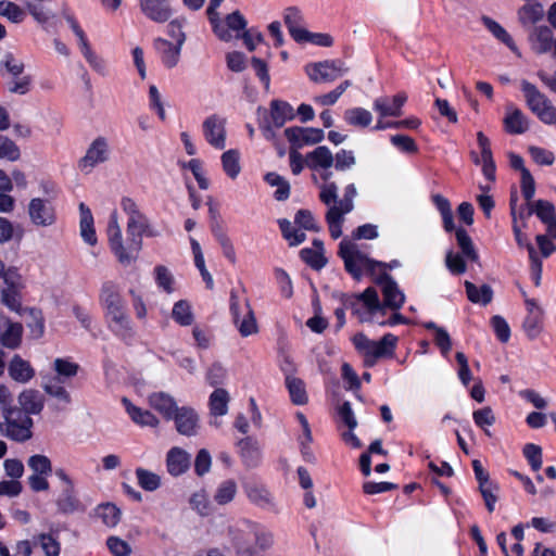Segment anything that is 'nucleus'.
<instances>
[{
	"label": "nucleus",
	"instance_id": "obj_48",
	"mask_svg": "<svg viewBox=\"0 0 556 556\" xmlns=\"http://www.w3.org/2000/svg\"><path fill=\"white\" fill-rule=\"evenodd\" d=\"M283 21L292 37L303 26V15L301 11L294 7L287 8L283 13Z\"/></svg>",
	"mask_w": 556,
	"mask_h": 556
},
{
	"label": "nucleus",
	"instance_id": "obj_1",
	"mask_svg": "<svg viewBox=\"0 0 556 556\" xmlns=\"http://www.w3.org/2000/svg\"><path fill=\"white\" fill-rule=\"evenodd\" d=\"M121 206L127 215L126 237L123 236L117 211L110 214L108 223V241L117 261L129 266L135 263L142 248V236L152 235L148 217L141 213L138 204L130 198H123Z\"/></svg>",
	"mask_w": 556,
	"mask_h": 556
},
{
	"label": "nucleus",
	"instance_id": "obj_58",
	"mask_svg": "<svg viewBox=\"0 0 556 556\" xmlns=\"http://www.w3.org/2000/svg\"><path fill=\"white\" fill-rule=\"evenodd\" d=\"M155 280L159 287L163 288L167 293H172L174 288V278L170 271L163 265H159L154 269Z\"/></svg>",
	"mask_w": 556,
	"mask_h": 556
},
{
	"label": "nucleus",
	"instance_id": "obj_3",
	"mask_svg": "<svg viewBox=\"0 0 556 556\" xmlns=\"http://www.w3.org/2000/svg\"><path fill=\"white\" fill-rule=\"evenodd\" d=\"M100 303L104 308L109 328L123 339L131 337L132 321L127 312L126 303L114 283L105 282L102 285Z\"/></svg>",
	"mask_w": 556,
	"mask_h": 556
},
{
	"label": "nucleus",
	"instance_id": "obj_55",
	"mask_svg": "<svg viewBox=\"0 0 556 556\" xmlns=\"http://www.w3.org/2000/svg\"><path fill=\"white\" fill-rule=\"evenodd\" d=\"M526 228L527 227H522L519 224L517 218L513 219V232L518 247L526 248L529 253V257H532V255L535 254V249L529 240L528 236L522 231Z\"/></svg>",
	"mask_w": 556,
	"mask_h": 556
},
{
	"label": "nucleus",
	"instance_id": "obj_5",
	"mask_svg": "<svg viewBox=\"0 0 556 556\" xmlns=\"http://www.w3.org/2000/svg\"><path fill=\"white\" fill-rule=\"evenodd\" d=\"M339 254L344 261L345 269L357 280L361 279L363 270L375 273L377 269H386L387 265L369 258L355 243L342 240L339 245Z\"/></svg>",
	"mask_w": 556,
	"mask_h": 556
},
{
	"label": "nucleus",
	"instance_id": "obj_46",
	"mask_svg": "<svg viewBox=\"0 0 556 556\" xmlns=\"http://www.w3.org/2000/svg\"><path fill=\"white\" fill-rule=\"evenodd\" d=\"M21 157L17 144L7 136L0 134V160L15 162Z\"/></svg>",
	"mask_w": 556,
	"mask_h": 556
},
{
	"label": "nucleus",
	"instance_id": "obj_37",
	"mask_svg": "<svg viewBox=\"0 0 556 556\" xmlns=\"http://www.w3.org/2000/svg\"><path fill=\"white\" fill-rule=\"evenodd\" d=\"M238 492L237 482L232 479L223 481L214 493V502L220 506L231 503Z\"/></svg>",
	"mask_w": 556,
	"mask_h": 556
},
{
	"label": "nucleus",
	"instance_id": "obj_43",
	"mask_svg": "<svg viewBox=\"0 0 556 556\" xmlns=\"http://www.w3.org/2000/svg\"><path fill=\"white\" fill-rule=\"evenodd\" d=\"M286 384L294 404L303 405L307 403L305 384L301 379L295 377H287Z\"/></svg>",
	"mask_w": 556,
	"mask_h": 556
},
{
	"label": "nucleus",
	"instance_id": "obj_30",
	"mask_svg": "<svg viewBox=\"0 0 556 556\" xmlns=\"http://www.w3.org/2000/svg\"><path fill=\"white\" fill-rule=\"evenodd\" d=\"M244 492L248 498L258 507L266 508L274 504L271 494L263 485L256 483H248L244 485Z\"/></svg>",
	"mask_w": 556,
	"mask_h": 556
},
{
	"label": "nucleus",
	"instance_id": "obj_35",
	"mask_svg": "<svg viewBox=\"0 0 556 556\" xmlns=\"http://www.w3.org/2000/svg\"><path fill=\"white\" fill-rule=\"evenodd\" d=\"M230 396L227 390L216 389L210 395V410L214 417L225 416L228 413Z\"/></svg>",
	"mask_w": 556,
	"mask_h": 556
},
{
	"label": "nucleus",
	"instance_id": "obj_60",
	"mask_svg": "<svg viewBox=\"0 0 556 556\" xmlns=\"http://www.w3.org/2000/svg\"><path fill=\"white\" fill-rule=\"evenodd\" d=\"M227 67L235 73H241L247 68V58L242 52L231 51L226 54Z\"/></svg>",
	"mask_w": 556,
	"mask_h": 556
},
{
	"label": "nucleus",
	"instance_id": "obj_57",
	"mask_svg": "<svg viewBox=\"0 0 556 556\" xmlns=\"http://www.w3.org/2000/svg\"><path fill=\"white\" fill-rule=\"evenodd\" d=\"M38 543L40 544L42 551L45 552L46 556H59L61 546L59 541L52 536L51 534H39Z\"/></svg>",
	"mask_w": 556,
	"mask_h": 556
},
{
	"label": "nucleus",
	"instance_id": "obj_50",
	"mask_svg": "<svg viewBox=\"0 0 556 556\" xmlns=\"http://www.w3.org/2000/svg\"><path fill=\"white\" fill-rule=\"evenodd\" d=\"M490 324L496 339L501 343H507L510 339L511 330L506 319L500 315H494L492 316Z\"/></svg>",
	"mask_w": 556,
	"mask_h": 556
},
{
	"label": "nucleus",
	"instance_id": "obj_18",
	"mask_svg": "<svg viewBox=\"0 0 556 556\" xmlns=\"http://www.w3.org/2000/svg\"><path fill=\"white\" fill-rule=\"evenodd\" d=\"M173 419L175 420L176 430L180 434L192 437L198 433L200 419L193 408L187 406L179 407Z\"/></svg>",
	"mask_w": 556,
	"mask_h": 556
},
{
	"label": "nucleus",
	"instance_id": "obj_19",
	"mask_svg": "<svg viewBox=\"0 0 556 556\" xmlns=\"http://www.w3.org/2000/svg\"><path fill=\"white\" fill-rule=\"evenodd\" d=\"M285 135L296 149L305 144L319 143L325 136L323 129L301 127L287 128Z\"/></svg>",
	"mask_w": 556,
	"mask_h": 556
},
{
	"label": "nucleus",
	"instance_id": "obj_27",
	"mask_svg": "<svg viewBox=\"0 0 556 556\" xmlns=\"http://www.w3.org/2000/svg\"><path fill=\"white\" fill-rule=\"evenodd\" d=\"M530 41L536 53H546L552 49L554 43L553 30L547 26L536 27L530 35Z\"/></svg>",
	"mask_w": 556,
	"mask_h": 556
},
{
	"label": "nucleus",
	"instance_id": "obj_28",
	"mask_svg": "<svg viewBox=\"0 0 556 556\" xmlns=\"http://www.w3.org/2000/svg\"><path fill=\"white\" fill-rule=\"evenodd\" d=\"M79 213H80V236L83 240L89 245H94L97 243V236L93 227V216L91 211L85 203L79 204Z\"/></svg>",
	"mask_w": 556,
	"mask_h": 556
},
{
	"label": "nucleus",
	"instance_id": "obj_49",
	"mask_svg": "<svg viewBox=\"0 0 556 556\" xmlns=\"http://www.w3.org/2000/svg\"><path fill=\"white\" fill-rule=\"evenodd\" d=\"M522 455L527 459L533 471H538L542 467V448L534 443H527L522 448Z\"/></svg>",
	"mask_w": 556,
	"mask_h": 556
},
{
	"label": "nucleus",
	"instance_id": "obj_51",
	"mask_svg": "<svg viewBox=\"0 0 556 556\" xmlns=\"http://www.w3.org/2000/svg\"><path fill=\"white\" fill-rule=\"evenodd\" d=\"M356 300L363 302L370 314L383 309L382 304L379 301L378 293L374 288H367L364 292L357 294Z\"/></svg>",
	"mask_w": 556,
	"mask_h": 556
},
{
	"label": "nucleus",
	"instance_id": "obj_23",
	"mask_svg": "<svg viewBox=\"0 0 556 556\" xmlns=\"http://www.w3.org/2000/svg\"><path fill=\"white\" fill-rule=\"evenodd\" d=\"M149 405L159 412L165 419H173L179 408L173 396L165 392H154L148 397Z\"/></svg>",
	"mask_w": 556,
	"mask_h": 556
},
{
	"label": "nucleus",
	"instance_id": "obj_41",
	"mask_svg": "<svg viewBox=\"0 0 556 556\" xmlns=\"http://www.w3.org/2000/svg\"><path fill=\"white\" fill-rule=\"evenodd\" d=\"M135 475L138 484L146 491L153 492L161 486V477L153 471L139 467Z\"/></svg>",
	"mask_w": 556,
	"mask_h": 556
},
{
	"label": "nucleus",
	"instance_id": "obj_17",
	"mask_svg": "<svg viewBox=\"0 0 556 556\" xmlns=\"http://www.w3.org/2000/svg\"><path fill=\"white\" fill-rule=\"evenodd\" d=\"M23 326L7 317H0V344L9 350H16L22 344Z\"/></svg>",
	"mask_w": 556,
	"mask_h": 556
},
{
	"label": "nucleus",
	"instance_id": "obj_38",
	"mask_svg": "<svg viewBox=\"0 0 556 556\" xmlns=\"http://www.w3.org/2000/svg\"><path fill=\"white\" fill-rule=\"evenodd\" d=\"M220 159H222L223 169L226 173V175L230 179H236L241 172L239 151L236 149H230L228 151H225L222 154Z\"/></svg>",
	"mask_w": 556,
	"mask_h": 556
},
{
	"label": "nucleus",
	"instance_id": "obj_12",
	"mask_svg": "<svg viewBox=\"0 0 556 556\" xmlns=\"http://www.w3.org/2000/svg\"><path fill=\"white\" fill-rule=\"evenodd\" d=\"M349 68L341 61H324L306 65L305 72L315 83H330L348 73Z\"/></svg>",
	"mask_w": 556,
	"mask_h": 556
},
{
	"label": "nucleus",
	"instance_id": "obj_64",
	"mask_svg": "<svg viewBox=\"0 0 556 556\" xmlns=\"http://www.w3.org/2000/svg\"><path fill=\"white\" fill-rule=\"evenodd\" d=\"M106 544L111 553L115 556H129L131 553L129 544L117 536H110Z\"/></svg>",
	"mask_w": 556,
	"mask_h": 556
},
{
	"label": "nucleus",
	"instance_id": "obj_44",
	"mask_svg": "<svg viewBox=\"0 0 556 556\" xmlns=\"http://www.w3.org/2000/svg\"><path fill=\"white\" fill-rule=\"evenodd\" d=\"M97 516L106 527L113 528L119 522L121 511L115 505L108 503L98 507Z\"/></svg>",
	"mask_w": 556,
	"mask_h": 556
},
{
	"label": "nucleus",
	"instance_id": "obj_34",
	"mask_svg": "<svg viewBox=\"0 0 556 556\" xmlns=\"http://www.w3.org/2000/svg\"><path fill=\"white\" fill-rule=\"evenodd\" d=\"M543 327V312L542 309L529 308V313L527 314L522 328L526 332L527 337L530 339H535L542 331Z\"/></svg>",
	"mask_w": 556,
	"mask_h": 556
},
{
	"label": "nucleus",
	"instance_id": "obj_26",
	"mask_svg": "<svg viewBox=\"0 0 556 556\" xmlns=\"http://www.w3.org/2000/svg\"><path fill=\"white\" fill-rule=\"evenodd\" d=\"M396 342L397 338L391 333L383 336L380 341H374L367 366H372L380 357L393 355Z\"/></svg>",
	"mask_w": 556,
	"mask_h": 556
},
{
	"label": "nucleus",
	"instance_id": "obj_54",
	"mask_svg": "<svg viewBox=\"0 0 556 556\" xmlns=\"http://www.w3.org/2000/svg\"><path fill=\"white\" fill-rule=\"evenodd\" d=\"M0 15L7 17L13 23H21L24 18V11L14 2L0 1Z\"/></svg>",
	"mask_w": 556,
	"mask_h": 556
},
{
	"label": "nucleus",
	"instance_id": "obj_31",
	"mask_svg": "<svg viewBox=\"0 0 556 556\" xmlns=\"http://www.w3.org/2000/svg\"><path fill=\"white\" fill-rule=\"evenodd\" d=\"M306 160L312 169H329L334 162V156L327 147L320 146L309 152Z\"/></svg>",
	"mask_w": 556,
	"mask_h": 556
},
{
	"label": "nucleus",
	"instance_id": "obj_32",
	"mask_svg": "<svg viewBox=\"0 0 556 556\" xmlns=\"http://www.w3.org/2000/svg\"><path fill=\"white\" fill-rule=\"evenodd\" d=\"M544 16L543 5L539 2L527 3L518 10V20L523 27H531Z\"/></svg>",
	"mask_w": 556,
	"mask_h": 556
},
{
	"label": "nucleus",
	"instance_id": "obj_6",
	"mask_svg": "<svg viewBox=\"0 0 556 556\" xmlns=\"http://www.w3.org/2000/svg\"><path fill=\"white\" fill-rule=\"evenodd\" d=\"M521 91L527 106L543 124H556V106L535 85L528 80H522Z\"/></svg>",
	"mask_w": 556,
	"mask_h": 556
},
{
	"label": "nucleus",
	"instance_id": "obj_61",
	"mask_svg": "<svg viewBox=\"0 0 556 556\" xmlns=\"http://www.w3.org/2000/svg\"><path fill=\"white\" fill-rule=\"evenodd\" d=\"M456 239L459 248L462 249L463 253L469 258V260H476L477 254L475 252L471 239L469 238L468 233L465 229L458 228L456 229Z\"/></svg>",
	"mask_w": 556,
	"mask_h": 556
},
{
	"label": "nucleus",
	"instance_id": "obj_7",
	"mask_svg": "<svg viewBox=\"0 0 556 556\" xmlns=\"http://www.w3.org/2000/svg\"><path fill=\"white\" fill-rule=\"evenodd\" d=\"M112 146L104 135L94 137L86 148L85 154L78 160L77 166L83 174H90L97 166L111 160Z\"/></svg>",
	"mask_w": 556,
	"mask_h": 556
},
{
	"label": "nucleus",
	"instance_id": "obj_14",
	"mask_svg": "<svg viewBox=\"0 0 556 556\" xmlns=\"http://www.w3.org/2000/svg\"><path fill=\"white\" fill-rule=\"evenodd\" d=\"M169 27L174 31L178 29L177 43H172L165 39H157L155 41L156 48L162 52L163 62L167 67H174L179 61L181 46L185 42L186 36L181 30V26L177 21L169 23Z\"/></svg>",
	"mask_w": 556,
	"mask_h": 556
},
{
	"label": "nucleus",
	"instance_id": "obj_42",
	"mask_svg": "<svg viewBox=\"0 0 556 556\" xmlns=\"http://www.w3.org/2000/svg\"><path fill=\"white\" fill-rule=\"evenodd\" d=\"M489 33H491L500 42L505 45L516 55H521L510 34H508L507 30L497 22L491 18H489Z\"/></svg>",
	"mask_w": 556,
	"mask_h": 556
},
{
	"label": "nucleus",
	"instance_id": "obj_33",
	"mask_svg": "<svg viewBox=\"0 0 556 556\" xmlns=\"http://www.w3.org/2000/svg\"><path fill=\"white\" fill-rule=\"evenodd\" d=\"M241 456L248 467H255L262 456L260 445L251 438H245L239 442Z\"/></svg>",
	"mask_w": 556,
	"mask_h": 556
},
{
	"label": "nucleus",
	"instance_id": "obj_52",
	"mask_svg": "<svg viewBox=\"0 0 556 556\" xmlns=\"http://www.w3.org/2000/svg\"><path fill=\"white\" fill-rule=\"evenodd\" d=\"M273 123L280 127L287 118L291 117L292 108L282 101H273L270 104Z\"/></svg>",
	"mask_w": 556,
	"mask_h": 556
},
{
	"label": "nucleus",
	"instance_id": "obj_62",
	"mask_svg": "<svg viewBox=\"0 0 556 556\" xmlns=\"http://www.w3.org/2000/svg\"><path fill=\"white\" fill-rule=\"evenodd\" d=\"M1 303L9 309L21 313V301L15 289L5 288L1 291Z\"/></svg>",
	"mask_w": 556,
	"mask_h": 556
},
{
	"label": "nucleus",
	"instance_id": "obj_15",
	"mask_svg": "<svg viewBox=\"0 0 556 556\" xmlns=\"http://www.w3.org/2000/svg\"><path fill=\"white\" fill-rule=\"evenodd\" d=\"M203 134L206 141L215 149L223 150L226 147V121L223 117L212 115L203 122Z\"/></svg>",
	"mask_w": 556,
	"mask_h": 556
},
{
	"label": "nucleus",
	"instance_id": "obj_29",
	"mask_svg": "<svg viewBox=\"0 0 556 556\" xmlns=\"http://www.w3.org/2000/svg\"><path fill=\"white\" fill-rule=\"evenodd\" d=\"M504 128L507 134L521 135L529 129V121L521 110L515 109L504 117Z\"/></svg>",
	"mask_w": 556,
	"mask_h": 556
},
{
	"label": "nucleus",
	"instance_id": "obj_39",
	"mask_svg": "<svg viewBox=\"0 0 556 556\" xmlns=\"http://www.w3.org/2000/svg\"><path fill=\"white\" fill-rule=\"evenodd\" d=\"M172 317L180 326L192 325L194 316L190 303L186 300L176 302L172 309Z\"/></svg>",
	"mask_w": 556,
	"mask_h": 556
},
{
	"label": "nucleus",
	"instance_id": "obj_40",
	"mask_svg": "<svg viewBox=\"0 0 556 556\" xmlns=\"http://www.w3.org/2000/svg\"><path fill=\"white\" fill-rule=\"evenodd\" d=\"M432 201L441 213L444 229L446 231L454 230V216L448 200L441 194H434Z\"/></svg>",
	"mask_w": 556,
	"mask_h": 556
},
{
	"label": "nucleus",
	"instance_id": "obj_21",
	"mask_svg": "<svg viewBox=\"0 0 556 556\" xmlns=\"http://www.w3.org/2000/svg\"><path fill=\"white\" fill-rule=\"evenodd\" d=\"M8 372L10 378L18 383L29 382L36 374L31 364L18 354H14L10 359Z\"/></svg>",
	"mask_w": 556,
	"mask_h": 556
},
{
	"label": "nucleus",
	"instance_id": "obj_13",
	"mask_svg": "<svg viewBox=\"0 0 556 556\" xmlns=\"http://www.w3.org/2000/svg\"><path fill=\"white\" fill-rule=\"evenodd\" d=\"M27 213L30 223L36 227L48 228L55 224V210L48 200L42 198L30 199Z\"/></svg>",
	"mask_w": 556,
	"mask_h": 556
},
{
	"label": "nucleus",
	"instance_id": "obj_45",
	"mask_svg": "<svg viewBox=\"0 0 556 556\" xmlns=\"http://www.w3.org/2000/svg\"><path fill=\"white\" fill-rule=\"evenodd\" d=\"M27 466L33 471L31 475H51V460L42 454L31 455L27 460Z\"/></svg>",
	"mask_w": 556,
	"mask_h": 556
},
{
	"label": "nucleus",
	"instance_id": "obj_25",
	"mask_svg": "<svg viewBox=\"0 0 556 556\" xmlns=\"http://www.w3.org/2000/svg\"><path fill=\"white\" fill-rule=\"evenodd\" d=\"M18 404L21 406V412H23L24 414L36 415L42 410L45 402L43 397L37 390L27 389L20 393Z\"/></svg>",
	"mask_w": 556,
	"mask_h": 556
},
{
	"label": "nucleus",
	"instance_id": "obj_16",
	"mask_svg": "<svg viewBox=\"0 0 556 556\" xmlns=\"http://www.w3.org/2000/svg\"><path fill=\"white\" fill-rule=\"evenodd\" d=\"M377 283L380 286L383 294L382 307H389L392 309H399L402 307L405 301V295L390 275L384 274L377 280Z\"/></svg>",
	"mask_w": 556,
	"mask_h": 556
},
{
	"label": "nucleus",
	"instance_id": "obj_9",
	"mask_svg": "<svg viewBox=\"0 0 556 556\" xmlns=\"http://www.w3.org/2000/svg\"><path fill=\"white\" fill-rule=\"evenodd\" d=\"M230 309L233 323L242 337H249L258 332V326L249 300L240 302L236 294H231Z\"/></svg>",
	"mask_w": 556,
	"mask_h": 556
},
{
	"label": "nucleus",
	"instance_id": "obj_47",
	"mask_svg": "<svg viewBox=\"0 0 556 556\" xmlns=\"http://www.w3.org/2000/svg\"><path fill=\"white\" fill-rule=\"evenodd\" d=\"M279 226L283 238L288 240L291 247H295L304 242L306 238L305 233L303 231L296 230L289 219H280Z\"/></svg>",
	"mask_w": 556,
	"mask_h": 556
},
{
	"label": "nucleus",
	"instance_id": "obj_11",
	"mask_svg": "<svg viewBox=\"0 0 556 556\" xmlns=\"http://www.w3.org/2000/svg\"><path fill=\"white\" fill-rule=\"evenodd\" d=\"M67 22L76 37L78 38V47L79 50L85 58L86 62L90 66V68L100 76H105L108 74V64L106 61L99 55L96 51L92 50L84 30L79 27L77 22L68 17Z\"/></svg>",
	"mask_w": 556,
	"mask_h": 556
},
{
	"label": "nucleus",
	"instance_id": "obj_20",
	"mask_svg": "<svg viewBox=\"0 0 556 556\" xmlns=\"http://www.w3.org/2000/svg\"><path fill=\"white\" fill-rule=\"evenodd\" d=\"M142 13L156 23H165L172 16L168 0H139Z\"/></svg>",
	"mask_w": 556,
	"mask_h": 556
},
{
	"label": "nucleus",
	"instance_id": "obj_36",
	"mask_svg": "<svg viewBox=\"0 0 556 556\" xmlns=\"http://www.w3.org/2000/svg\"><path fill=\"white\" fill-rule=\"evenodd\" d=\"M344 119L351 126L366 128L371 125L374 116L364 108H353L345 111Z\"/></svg>",
	"mask_w": 556,
	"mask_h": 556
},
{
	"label": "nucleus",
	"instance_id": "obj_8",
	"mask_svg": "<svg viewBox=\"0 0 556 556\" xmlns=\"http://www.w3.org/2000/svg\"><path fill=\"white\" fill-rule=\"evenodd\" d=\"M33 419L20 409H10L4 416V421L0 424V431L7 438L25 442L33 437Z\"/></svg>",
	"mask_w": 556,
	"mask_h": 556
},
{
	"label": "nucleus",
	"instance_id": "obj_56",
	"mask_svg": "<svg viewBox=\"0 0 556 556\" xmlns=\"http://www.w3.org/2000/svg\"><path fill=\"white\" fill-rule=\"evenodd\" d=\"M301 258L312 266L313 268L319 269L326 265V257L324 256V253L318 250L314 249H303L300 252Z\"/></svg>",
	"mask_w": 556,
	"mask_h": 556
},
{
	"label": "nucleus",
	"instance_id": "obj_24",
	"mask_svg": "<svg viewBox=\"0 0 556 556\" xmlns=\"http://www.w3.org/2000/svg\"><path fill=\"white\" fill-rule=\"evenodd\" d=\"M127 414L131 418V420L141 426V427H150L157 428L160 426V419L150 410L142 409L136 405H134L128 399L124 397L122 400Z\"/></svg>",
	"mask_w": 556,
	"mask_h": 556
},
{
	"label": "nucleus",
	"instance_id": "obj_53",
	"mask_svg": "<svg viewBox=\"0 0 556 556\" xmlns=\"http://www.w3.org/2000/svg\"><path fill=\"white\" fill-rule=\"evenodd\" d=\"M534 214L543 224L556 218L555 206L547 200L534 201Z\"/></svg>",
	"mask_w": 556,
	"mask_h": 556
},
{
	"label": "nucleus",
	"instance_id": "obj_63",
	"mask_svg": "<svg viewBox=\"0 0 556 556\" xmlns=\"http://www.w3.org/2000/svg\"><path fill=\"white\" fill-rule=\"evenodd\" d=\"M374 110L378 113L379 118H386L388 116L397 117V111L393 108L392 102L386 97H380L374 101Z\"/></svg>",
	"mask_w": 556,
	"mask_h": 556
},
{
	"label": "nucleus",
	"instance_id": "obj_59",
	"mask_svg": "<svg viewBox=\"0 0 556 556\" xmlns=\"http://www.w3.org/2000/svg\"><path fill=\"white\" fill-rule=\"evenodd\" d=\"M391 143L405 153H417L418 147L415 140L406 135H393L390 138Z\"/></svg>",
	"mask_w": 556,
	"mask_h": 556
},
{
	"label": "nucleus",
	"instance_id": "obj_4",
	"mask_svg": "<svg viewBox=\"0 0 556 556\" xmlns=\"http://www.w3.org/2000/svg\"><path fill=\"white\" fill-rule=\"evenodd\" d=\"M52 368L55 376H43L41 388L49 396L63 404H70L72 399L64 382L78 374L79 365L70 358L58 357L53 361Z\"/></svg>",
	"mask_w": 556,
	"mask_h": 556
},
{
	"label": "nucleus",
	"instance_id": "obj_2",
	"mask_svg": "<svg viewBox=\"0 0 556 556\" xmlns=\"http://www.w3.org/2000/svg\"><path fill=\"white\" fill-rule=\"evenodd\" d=\"M356 195L357 189L354 184L345 187L341 199H339V188L334 182L319 185V200L327 206L325 218L333 239L341 237L344 216L354 210Z\"/></svg>",
	"mask_w": 556,
	"mask_h": 556
},
{
	"label": "nucleus",
	"instance_id": "obj_22",
	"mask_svg": "<svg viewBox=\"0 0 556 556\" xmlns=\"http://www.w3.org/2000/svg\"><path fill=\"white\" fill-rule=\"evenodd\" d=\"M190 467V454L181 447H172L166 455V468L169 475L178 477Z\"/></svg>",
	"mask_w": 556,
	"mask_h": 556
},
{
	"label": "nucleus",
	"instance_id": "obj_10",
	"mask_svg": "<svg viewBox=\"0 0 556 556\" xmlns=\"http://www.w3.org/2000/svg\"><path fill=\"white\" fill-rule=\"evenodd\" d=\"M215 35L223 41H230L240 38L241 33L247 27V21L239 11L228 14L224 21L219 18L216 12V20H210Z\"/></svg>",
	"mask_w": 556,
	"mask_h": 556
}]
</instances>
